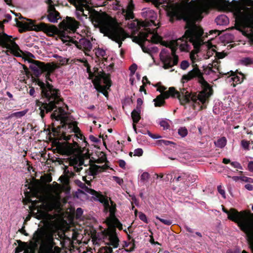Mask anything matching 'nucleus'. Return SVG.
Listing matches in <instances>:
<instances>
[{"instance_id":"nucleus-1","label":"nucleus","mask_w":253,"mask_h":253,"mask_svg":"<svg viewBox=\"0 0 253 253\" xmlns=\"http://www.w3.org/2000/svg\"><path fill=\"white\" fill-rule=\"evenodd\" d=\"M209 7V4L206 1L199 4V11L191 10L183 3H176L169 7L167 14L170 22L173 23L175 20H183L186 22L184 28L186 30L182 37L172 40L166 45V47L171 49V55L168 54L161 57L164 69H168L177 64L178 56L176 54V51L178 46L181 51L188 52L191 48L188 42L195 47L200 45V40L204 34V30L196 23L202 19V13L208 12Z\"/></svg>"},{"instance_id":"nucleus-2","label":"nucleus","mask_w":253,"mask_h":253,"mask_svg":"<svg viewBox=\"0 0 253 253\" xmlns=\"http://www.w3.org/2000/svg\"><path fill=\"white\" fill-rule=\"evenodd\" d=\"M66 112L63 108H59L58 110H54L50 115L52 121H60V125L55 127L52 123V131L53 136L57 140H65L64 142H58L57 147L60 152L67 156L74 155L79 147L78 143L73 140V143L67 141L70 140L73 136L82 140L85 146L88 144L85 137L82 134L80 128L78 126V123L76 121L68 122L67 117L65 116Z\"/></svg>"},{"instance_id":"nucleus-3","label":"nucleus","mask_w":253,"mask_h":253,"mask_svg":"<svg viewBox=\"0 0 253 253\" xmlns=\"http://www.w3.org/2000/svg\"><path fill=\"white\" fill-rule=\"evenodd\" d=\"M36 83L40 87L41 90V97L40 99L36 100V104L39 107L40 115L42 119L46 114L62 108L60 105L63 103V99L59 89L55 87L48 82L43 83L39 79L36 80Z\"/></svg>"},{"instance_id":"nucleus-4","label":"nucleus","mask_w":253,"mask_h":253,"mask_svg":"<svg viewBox=\"0 0 253 253\" xmlns=\"http://www.w3.org/2000/svg\"><path fill=\"white\" fill-rule=\"evenodd\" d=\"M91 20L95 26L99 28L100 33L117 42L119 47H121L122 41L126 38V32L115 19L106 14L96 12L91 16Z\"/></svg>"},{"instance_id":"nucleus-5","label":"nucleus","mask_w":253,"mask_h":253,"mask_svg":"<svg viewBox=\"0 0 253 253\" xmlns=\"http://www.w3.org/2000/svg\"><path fill=\"white\" fill-rule=\"evenodd\" d=\"M230 7L236 18V29L253 41V8L236 0Z\"/></svg>"},{"instance_id":"nucleus-6","label":"nucleus","mask_w":253,"mask_h":253,"mask_svg":"<svg viewBox=\"0 0 253 253\" xmlns=\"http://www.w3.org/2000/svg\"><path fill=\"white\" fill-rule=\"evenodd\" d=\"M222 211L227 214L228 218L236 223L240 230L246 234L248 244L253 250V220L249 218L250 212L246 210L238 211L234 208L228 210L223 206Z\"/></svg>"},{"instance_id":"nucleus-7","label":"nucleus","mask_w":253,"mask_h":253,"mask_svg":"<svg viewBox=\"0 0 253 253\" xmlns=\"http://www.w3.org/2000/svg\"><path fill=\"white\" fill-rule=\"evenodd\" d=\"M16 25L19 28V32L21 33L29 31H35L37 32L42 31L49 37H52L54 35H58L64 43L67 42V38H69L68 35H66L65 31L59 30L54 25L46 24L43 22L36 24L35 21L28 19L27 22L17 21Z\"/></svg>"},{"instance_id":"nucleus-8","label":"nucleus","mask_w":253,"mask_h":253,"mask_svg":"<svg viewBox=\"0 0 253 253\" xmlns=\"http://www.w3.org/2000/svg\"><path fill=\"white\" fill-rule=\"evenodd\" d=\"M65 236L64 233L48 232L43 227L39 228L33 234L32 239L34 242H30L31 245L27 246L24 253H36V249L39 244L42 246H49L52 249L55 245L54 238L59 240L58 238L63 239Z\"/></svg>"},{"instance_id":"nucleus-9","label":"nucleus","mask_w":253,"mask_h":253,"mask_svg":"<svg viewBox=\"0 0 253 253\" xmlns=\"http://www.w3.org/2000/svg\"><path fill=\"white\" fill-rule=\"evenodd\" d=\"M193 67V69L188 74L182 76V79L189 81L194 78H198V82L201 84L203 88V90L198 94H196V103L200 105V103H205L213 94V91L210 84L205 80L203 77V73L199 69L198 65L195 64Z\"/></svg>"},{"instance_id":"nucleus-10","label":"nucleus","mask_w":253,"mask_h":253,"mask_svg":"<svg viewBox=\"0 0 253 253\" xmlns=\"http://www.w3.org/2000/svg\"><path fill=\"white\" fill-rule=\"evenodd\" d=\"M84 163V159L79 156H76L69 160L70 166L73 167V169L66 168L64 170V174L59 178L63 184V190L66 193H69L70 191V178H73L75 175L74 171L79 172L83 169L82 166Z\"/></svg>"},{"instance_id":"nucleus-11","label":"nucleus","mask_w":253,"mask_h":253,"mask_svg":"<svg viewBox=\"0 0 253 253\" xmlns=\"http://www.w3.org/2000/svg\"><path fill=\"white\" fill-rule=\"evenodd\" d=\"M12 36H8L4 33H0V45L8 49V52H10L14 56L22 57L21 53L24 55L23 51L20 49L18 45L12 40Z\"/></svg>"},{"instance_id":"nucleus-12","label":"nucleus","mask_w":253,"mask_h":253,"mask_svg":"<svg viewBox=\"0 0 253 253\" xmlns=\"http://www.w3.org/2000/svg\"><path fill=\"white\" fill-rule=\"evenodd\" d=\"M178 93L176 94V98L178 99L180 105L185 106L192 101L194 103L193 108L195 109L194 104L196 103V92H189L186 88H183L180 89V92L178 91Z\"/></svg>"},{"instance_id":"nucleus-13","label":"nucleus","mask_w":253,"mask_h":253,"mask_svg":"<svg viewBox=\"0 0 253 253\" xmlns=\"http://www.w3.org/2000/svg\"><path fill=\"white\" fill-rule=\"evenodd\" d=\"M92 83L94 86L104 87L105 86L108 88H110L112 85L111 75L105 73L102 70L99 75L95 76V78L92 80Z\"/></svg>"},{"instance_id":"nucleus-14","label":"nucleus","mask_w":253,"mask_h":253,"mask_svg":"<svg viewBox=\"0 0 253 253\" xmlns=\"http://www.w3.org/2000/svg\"><path fill=\"white\" fill-rule=\"evenodd\" d=\"M67 38V42H72L75 44L77 47L83 50L86 55H89L87 52L90 51L92 47V43L90 41L85 38H82L79 41L75 40L71 37L68 36Z\"/></svg>"},{"instance_id":"nucleus-15","label":"nucleus","mask_w":253,"mask_h":253,"mask_svg":"<svg viewBox=\"0 0 253 253\" xmlns=\"http://www.w3.org/2000/svg\"><path fill=\"white\" fill-rule=\"evenodd\" d=\"M30 63V68L33 72V75L37 78L35 79V82L37 79H39L40 75L44 73V68L47 67V63L45 64L44 62L38 60L31 59L29 60Z\"/></svg>"},{"instance_id":"nucleus-16","label":"nucleus","mask_w":253,"mask_h":253,"mask_svg":"<svg viewBox=\"0 0 253 253\" xmlns=\"http://www.w3.org/2000/svg\"><path fill=\"white\" fill-rule=\"evenodd\" d=\"M46 2L48 5V14L46 16L48 20L51 23H57L58 20L61 18L59 12L56 10L53 2L51 0H48Z\"/></svg>"},{"instance_id":"nucleus-17","label":"nucleus","mask_w":253,"mask_h":253,"mask_svg":"<svg viewBox=\"0 0 253 253\" xmlns=\"http://www.w3.org/2000/svg\"><path fill=\"white\" fill-rule=\"evenodd\" d=\"M145 32H140L139 33V38L138 39L137 42H145L146 41H148L149 42H152L154 43H158L160 42V37L157 35H152L151 40H148L147 38L149 35L152 34L153 32L152 30L149 28H146Z\"/></svg>"},{"instance_id":"nucleus-18","label":"nucleus","mask_w":253,"mask_h":253,"mask_svg":"<svg viewBox=\"0 0 253 253\" xmlns=\"http://www.w3.org/2000/svg\"><path fill=\"white\" fill-rule=\"evenodd\" d=\"M82 184L85 188V191L91 195L95 196L98 200L103 204L105 209L107 211L108 208H109V203L108 198L95 190L87 187L84 183H82Z\"/></svg>"},{"instance_id":"nucleus-19","label":"nucleus","mask_w":253,"mask_h":253,"mask_svg":"<svg viewBox=\"0 0 253 253\" xmlns=\"http://www.w3.org/2000/svg\"><path fill=\"white\" fill-rule=\"evenodd\" d=\"M65 31L68 32L72 31L75 32L79 27V22L76 21L74 18L67 17L66 20L62 22Z\"/></svg>"},{"instance_id":"nucleus-20","label":"nucleus","mask_w":253,"mask_h":253,"mask_svg":"<svg viewBox=\"0 0 253 253\" xmlns=\"http://www.w3.org/2000/svg\"><path fill=\"white\" fill-rule=\"evenodd\" d=\"M105 235L108 236L109 243V245L113 246L114 248H117L119 246V239L116 233V230L113 227L111 230L104 231Z\"/></svg>"},{"instance_id":"nucleus-21","label":"nucleus","mask_w":253,"mask_h":253,"mask_svg":"<svg viewBox=\"0 0 253 253\" xmlns=\"http://www.w3.org/2000/svg\"><path fill=\"white\" fill-rule=\"evenodd\" d=\"M106 222L109 226L108 230H111L113 227H115L116 230V228H118L120 230H122L123 229L122 224L116 217L114 218H107Z\"/></svg>"},{"instance_id":"nucleus-22","label":"nucleus","mask_w":253,"mask_h":253,"mask_svg":"<svg viewBox=\"0 0 253 253\" xmlns=\"http://www.w3.org/2000/svg\"><path fill=\"white\" fill-rule=\"evenodd\" d=\"M109 168V166L106 165L102 166L94 165L89 168V173L92 176H95L100 172L106 171Z\"/></svg>"},{"instance_id":"nucleus-23","label":"nucleus","mask_w":253,"mask_h":253,"mask_svg":"<svg viewBox=\"0 0 253 253\" xmlns=\"http://www.w3.org/2000/svg\"><path fill=\"white\" fill-rule=\"evenodd\" d=\"M78 2L79 3L80 5L82 6V9L80 10L78 9L77 6H75L76 8V15L79 19H81V17L82 16L87 17V15H85L84 13V8L87 9L89 7L88 5L86 4V0H79Z\"/></svg>"},{"instance_id":"nucleus-24","label":"nucleus","mask_w":253,"mask_h":253,"mask_svg":"<svg viewBox=\"0 0 253 253\" xmlns=\"http://www.w3.org/2000/svg\"><path fill=\"white\" fill-rule=\"evenodd\" d=\"M143 16L146 19L149 20L154 25H156L154 20L157 17V14L153 10L147 9L143 12Z\"/></svg>"},{"instance_id":"nucleus-25","label":"nucleus","mask_w":253,"mask_h":253,"mask_svg":"<svg viewBox=\"0 0 253 253\" xmlns=\"http://www.w3.org/2000/svg\"><path fill=\"white\" fill-rule=\"evenodd\" d=\"M178 94V91L176 90L174 87H170L168 91H164L160 95H163L165 100L170 96L172 98H176V94Z\"/></svg>"},{"instance_id":"nucleus-26","label":"nucleus","mask_w":253,"mask_h":253,"mask_svg":"<svg viewBox=\"0 0 253 253\" xmlns=\"http://www.w3.org/2000/svg\"><path fill=\"white\" fill-rule=\"evenodd\" d=\"M215 21L217 25H224L229 22V19L225 15L222 14L217 16Z\"/></svg>"},{"instance_id":"nucleus-27","label":"nucleus","mask_w":253,"mask_h":253,"mask_svg":"<svg viewBox=\"0 0 253 253\" xmlns=\"http://www.w3.org/2000/svg\"><path fill=\"white\" fill-rule=\"evenodd\" d=\"M140 110H139V111H138V110H137L136 109H134L132 111L131 113V116L133 121V123H134V124H137L139 122V120H140Z\"/></svg>"},{"instance_id":"nucleus-28","label":"nucleus","mask_w":253,"mask_h":253,"mask_svg":"<svg viewBox=\"0 0 253 253\" xmlns=\"http://www.w3.org/2000/svg\"><path fill=\"white\" fill-rule=\"evenodd\" d=\"M54 71L53 67L50 64V63H47V67L45 69H44V72H45V78L46 79V82H48V81L52 82V80L50 78L51 74Z\"/></svg>"},{"instance_id":"nucleus-29","label":"nucleus","mask_w":253,"mask_h":253,"mask_svg":"<svg viewBox=\"0 0 253 253\" xmlns=\"http://www.w3.org/2000/svg\"><path fill=\"white\" fill-rule=\"evenodd\" d=\"M110 200L111 205L110 206L109 205V208H108V210H109L110 212V216L108 217V218H114L116 217L115 212L116 211V204L113 201H112L110 199Z\"/></svg>"},{"instance_id":"nucleus-30","label":"nucleus","mask_w":253,"mask_h":253,"mask_svg":"<svg viewBox=\"0 0 253 253\" xmlns=\"http://www.w3.org/2000/svg\"><path fill=\"white\" fill-rule=\"evenodd\" d=\"M155 107H161L165 104V101L163 95H159L153 100Z\"/></svg>"},{"instance_id":"nucleus-31","label":"nucleus","mask_w":253,"mask_h":253,"mask_svg":"<svg viewBox=\"0 0 253 253\" xmlns=\"http://www.w3.org/2000/svg\"><path fill=\"white\" fill-rule=\"evenodd\" d=\"M188 177H189V175L186 173H180V174L178 176H175L174 177V178L172 180V182H174L181 181L182 182H185V181L187 180Z\"/></svg>"},{"instance_id":"nucleus-32","label":"nucleus","mask_w":253,"mask_h":253,"mask_svg":"<svg viewBox=\"0 0 253 253\" xmlns=\"http://www.w3.org/2000/svg\"><path fill=\"white\" fill-rule=\"evenodd\" d=\"M240 63L246 66L253 65V58L249 57L243 58L240 60Z\"/></svg>"},{"instance_id":"nucleus-33","label":"nucleus","mask_w":253,"mask_h":253,"mask_svg":"<svg viewBox=\"0 0 253 253\" xmlns=\"http://www.w3.org/2000/svg\"><path fill=\"white\" fill-rule=\"evenodd\" d=\"M56 207V204L53 202L46 203L44 206V209L47 212L52 211Z\"/></svg>"},{"instance_id":"nucleus-34","label":"nucleus","mask_w":253,"mask_h":253,"mask_svg":"<svg viewBox=\"0 0 253 253\" xmlns=\"http://www.w3.org/2000/svg\"><path fill=\"white\" fill-rule=\"evenodd\" d=\"M123 14L125 17L126 20L133 19L134 18V15L133 11H126V10H123Z\"/></svg>"},{"instance_id":"nucleus-35","label":"nucleus","mask_w":253,"mask_h":253,"mask_svg":"<svg viewBox=\"0 0 253 253\" xmlns=\"http://www.w3.org/2000/svg\"><path fill=\"white\" fill-rule=\"evenodd\" d=\"M226 144V139L225 137H223L219 139L216 142H215V145L217 147L222 148H223Z\"/></svg>"},{"instance_id":"nucleus-36","label":"nucleus","mask_w":253,"mask_h":253,"mask_svg":"<svg viewBox=\"0 0 253 253\" xmlns=\"http://www.w3.org/2000/svg\"><path fill=\"white\" fill-rule=\"evenodd\" d=\"M232 73V77L231 78V80L236 83V84H241L243 82L244 80L243 77H240L237 75H235L234 74V73L232 71H231Z\"/></svg>"},{"instance_id":"nucleus-37","label":"nucleus","mask_w":253,"mask_h":253,"mask_svg":"<svg viewBox=\"0 0 253 253\" xmlns=\"http://www.w3.org/2000/svg\"><path fill=\"white\" fill-rule=\"evenodd\" d=\"M94 87L98 91L102 93L105 96L107 97L108 96V92L107 90L110 88H108L105 86L104 87H99L98 86H94Z\"/></svg>"},{"instance_id":"nucleus-38","label":"nucleus","mask_w":253,"mask_h":253,"mask_svg":"<svg viewBox=\"0 0 253 253\" xmlns=\"http://www.w3.org/2000/svg\"><path fill=\"white\" fill-rule=\"evenodd\" d=\"M210 66H203V71H204V73L207 75H210L211 73H214V71L212 69V65L210 64Z\"/></svg>"},{"instance_id":"nucleus-39","label":"nucleus","mask_w":253,"mask_h":253,"mask_svg":"<svg viewBox=\"0 0 253 253\" xmlns=\"http://www.w3.org/2000/svg\"><path fill=\"white\" fill-rule=\"evenodd\" d=\"M157 144L158 145H164L166 146H168L170 144H173V145L175 144V143L172 141H170L169 140H163V139L158 140L157 141Z\"/></svg>"},{"instance_id":"nucleus-40","label":"nucleus","mask_w":253,"mask_h":253,"mask_svg":"<svg viewBox=\"0 0 253 253\" xmlns=\"http://www.w3.org/2000/svg\"><path fill=\"white\" fill-rule=\"evenodd\" d=\"M156 219H158L161 222L166 225H170L172 224V221L169 219H164L159 217L158 216H156Z\"/></svg>"},{"instance_id":"nucleus-41","label":"nucleus","mask_w":253,"mask_h":253,"mask_svg":"<svg viewBox=\"0 0 253 253\" xmlns=\"http://www.w3.org/2000/svg\"><path fill=\"white\" fill-rule=\"evenodd\" d=\"M178 134L182 137L186 136L188 134V130L185 127H182L178 129Z\"/></svg>"},{"instance_id":"nucleus-42","label":"nucleus","mask_w":253,"mask_h":253,"mask_svg":"<svg viewBox=\"0 0 253 253\" xmlns=\"http://www.w3.org/2000/svg\"><path fill=\"white\" fill-rule=\"evenodd\" d=\"M149 178L150 174L147 172H144L140 176V180L144 182L147 181Z\"/></svg>"},{"instance_id":"nucleus-43","label":"nucleus","mask_w":253,"mask_h":253,"mask_svg":"<svg viewBox=\"0 0 253 253\" xmlns=\"http://www.w3.org/2000/svg\"><path fill=\"white\" fill-rule=\"evenodd\" d=\"M127 246H130L128 251L133 252L135 248V240L134 239H132L128 243Z\"/></svg>"},{"instance_id":"nucleus-44","label":"nucleus","mask_w":253,"mask_h":253,"mask_svg":"<svg viewBox=\"0 0 253 253\" xmlns=\"http://www.w3.org/2000/svg\"><path fill=\"white\" fill-rule=\"evenodd\" d=\"M57 57H58V61L59 62L61 65H65L67 64L68 60L67 58L57 55Z\"/></svg>"},{"instance_id":"nucleus-45","label":"nucleus","mask_w":253,"mask_h":253,"mask_svg":"<svg viewBox=\"0 0 253 253\" xmlns=\"http://www.w3.org/2000/svg\"><path fill=\"white\" fill-rule=\"evenodd\" d=\"M26 114V112L24 111L15 112L12 113L9 117H16V118H20L23 116H24Z\"/></svg>"},{"instance_id":"nucleus-46","label":"nucleus","mask_w":253,"mask_h":253,"mask_svg":"<svg viewBox=\"0 0 253 253\" xmlns=\"http://www.w3.org/2000/svg\"><path fill=\"white\" fill-rule=\"evenodd\" d=\"M250 141L246 140H242L241 141V146L245 150H249Z\"/></svg>"},{"instance_id":"nucleus-47","label":"nucleus","mask_w":253,"mask_h":253,"mask_svg":"<svg viewBox=\"0 0 253 253\" xmlns=\"http://www.w3.org/2000/svg\"><path fill=\"white\" fill-rule=\"evenodd\" d=\"M160 125L161 126L163 127L164 129H168L170 127V126L169 123L165 120L161 121L160 122Z\"/></svg>"},{"instance_id":"nucleus-48","label":"nucleus","mask_w":253,"mask_h":253,"mask_svg":"<svg viewBox=\"0 0 253 253\" xmlns=\"http://www.w3.org/2000/svg\"><path fill=\"white\" fill-rule=\"evenodd\" d=\"M189 66V63L187 60H183L180 63V68L182 70H186Z\"/></svg>"},{"instance_id":"nucleus-49","label":"nucleus","mask_w":253,"mask_h":253,"mask_svg":"<svg viewBox=\"0 0 253 253\" xmlns=\"http://www.w3.org/2000/svg\"><path fill=\"white\" fill-rule=\"evenodd\" d=\"M137 42L140 45L142 51L144 53H150V50L149 48L145 46V45H144L145 42Z\"/></svg>"},{"instance_id":"nucleus-50","label":"nucleus","mask_w":253,"mask_h":253,"mask_svg":"<svg viewBox=\"0 0 253 253\" xmlns=\"http://www.w3.org/2000/svg\"><path fill=\"white\" fill-rule=\"evenodd\" d=\"M139 219L144 222L146 223H148V220L146 215L142 212H139Z\"/></svg>"},{"instance_id":"nucleus-51","label":"nucleus","mask_w":253,"mask_h":253,"mask_svg":"<svg viewBox=\"0 0 253 253\" xmlns=\"http://www.w3.org/2000/svg\"><path fill=\"white\" fill-rule=\"evenodd\" d=\"M73 5L75 6H77L78 9L80 10L81 9H82V6L80 5L79 3L78 2L79 0H68Z\"/></svg>"},{"instance_id":"nucleus-52","label":"nucleus","mask_w":253,"mask_h":253,"mask_svg":"<svg viewBox=\"0 0 253 253\" xmlns=\"http://www.w3.org/2000/svg\"><path fill=\"white\" fill-rule=\"evenodd\" d=\"M134 156L140 157L143 155V151L141 148H137L134 150Z\"/></svg>"},{"instance_id":"nucleus-53","label":"nucleus","mask_w":253,"mask_h":253,"mask_svg":"<svg viewBox=\"0 0 253 253\" xmlns=\"http://www.w3.org/2000/svg\"><path fill=\"white\" fill-rule=\"evenodd\" d=\"M113 179L120 185H122L124 183V181L122 178L116 176H113Z\"/></svg>"},{"instance_id":"nucleus-54","label":"nucleus","mask_w":253,"mask_h":253,"mask_svg":"<svg viewBox=\"0 0 253 253\" xmlns=\"http://www.w3.org/2000/svg\"><path fill=\"white\" fill-rule=\"evenodd\" d=\"M27 246H18L15 249V253H20L22 251H25Z\"/></svg>"},{"instance_id":"nucleus-55","label":"nucleus","mask_w":253,"mask_h":253,"mask_svg":"<svg viewBox=\"0 0 253 253\" xmlns=\"http://www.w3.org/2000/svg\"><path fill=\"white\" fill-rule=\"evenodd\" d=\"M137 69V66L135 63L132 64L129 67V70L131 74H134Z\"/></svg>"},{"instance_id":"nucleus-56","label":"nucleus","mask_w":253,"mask_h":253,"mask_svg":"<svg viewBox=\"0 0 253 253\" xmlns=\"http://www.w3.org/2000/svg\"><path fill=\"white\" fill-rule=\"evenodd\" d=\"M231 165L234 168L239 169H242L243 168L241 164L237 162H232L230 163Z\"/></svg>"},{"instance_id":"nucleus-57","label":"nucleus","mask_w":253,"mask_h":253,"mask_svg":"<svg viewBox=\"0 0 253 253\" xmlns=\"http://www.w3.org/2000/svg\"><path fill=\"white\" fill-rule=\"evenodd\" d=\"M55 244V243L54 242ZM55 244L53 246L52 249H51V247L49 246H47L49 248V250L50 251H53L54 253H60V249L57 246H55Z\"/></svg>"},{"instance_id":"nucleus-58","label":"nucleus","mask_w":253,"mask_h":253,"mask_svg":"<svg viewBox=\"0 0 253 253\" xmlns=\"http://www.w3.org/2000/svg\"><path fill=\"white\" fill-rule=\"evenodd\" d=\"M143 104V101L141 98H138L137 100V105L136 107V109L138 110L139 111V110H141V105Z\"/></svg>"},{"instance_id":"nucleus-59","label":"nucleus","mask_w":253,"mask_h":253,"mask_svg":"<svg viewBox=\"0 0 253 253\" xmlns=\"http://www.w3.org/2000/svg\"><path fill=\"white\" fill-rule=\"evenodd\" d=\"M217 190L218 192L224 198H225V191L222 188L221 185L217 186Z\"/></svg>"},{"instance_id":"nucleus-60","label":"nucleus","mask_w":253,"mask_h":253,"mask_svg":"<svg viewBox=\"0 0 253 253\" xmlns=\"http://www.w3.org/2000/svg\"><path fill=\"white\" fill-rule=\"evenodd\" d=\"M118 164L120 168L125 169L126 168V163L125 161L123 160H120L118 161Z\"/></svg>"},{"instance_id":"nucleus-61","label":"nucleus","mask_w":253,"mask_h":253,"mask_svg":"<svg viewBox=\"0 0 253 253\" xmlns=\"http://www.w3.org/2000/svg\"><path fill=\"white\" fill-rule=\"evenodd\" d=\"M18 231L26 236H29V234L26 232V231L25 229L24 225H23V227L21 229H19Z\"/></svg>"},{"instance_id":"nucleus-62","label":"nucleus","mask_w":253,"mask_h":253,"mask_svg":"<svg viewBox=\"0 0 253 253\" xmlns=\"http://www.w3.org/2000/svg\"><path fill=\"white\" fill-rule=\"evenodd\" d=\"M89 138L92 142L94 143H98L99 141V140L98 138L92 135H89Z\"/></svg>"},{"instance_id":"nucleus-63","label":"nucleus","mask_w":253,"mask_h":253,"mask_svg":"<svg viewBox=\"0 0 253 253\" xmlns=\"http://www.w3.org/2000/svg\"><path fill=\"white\" fill-rule=\"evenodd\" d=\"M248 168L249 171L253 172V161H250L249 163Z\"/></svg>"},{"instance_id":"nucleus-64","label":"nucleus","mask_w":253,"mask_h":253,"mask_svg":"<svg viewBox=\"0 0 253 253\" xmlns=\"http://www.w3.org/2000/svg\"><path fill=\"white\" fill-rule=\"evenodd\" d=\"M104 253H113L112 248L111 247H106Z\"/></svg>"}]
</instances>
